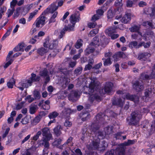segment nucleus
<instances>
[{"label":"nucleus","instance_id":"16","mask_svg":"<svg viewBox=\"0 0 155 155\" xmlns=\"http://www.w3.org/2000/svg\"><path fill=\"white\" fill-rule=\"evenodd\" d=\"M101 97L97 94L90 95L89 97V100L91 103H92L95 100L97 101L100 100Z\"/></svg>","mask_w":155,"mask_h":155},{"label":"nucleus","instance_id":"4","mask_svg":"<svg viewBox=\"0 0 155 155\" xmlns=\"http://www.w3.org/2000/svg\"><path fill=\"white\" fill-rule=\"evenodd\" d=\"M133 88L137 92H140L143 91L144 89V86L143 84L139 81H137L133 83Z\"/></svg>","mask_w":155,"mask_h":155},{"label":"nucleus","instance_id":"36","mask_svg":"<svg viewBox=\"0 0 155 155\" xmlns=\"http://www.w3.org/2000/svg\"><path fill=\"white\" fill-rule=\"evenodd\" d=\"M136 141V140H128L127 142H124L122 143V144L124 145L125 147L126 146H127L130 145L131 144H134Z\"/></svg>","mask_w":155,"mask_h":155},{"label":"nucleus","instance_id":"47","mask_svg":"<svg viewBox=\"0 0 155 155\" xmlns=\"http://www.w3.org/2000/svg\"><path fill=\"white\" fill-rule=\"evenodd\" d=\"M82 71V67H78L74 71V73L76 75H78L81 74Z\"/></svg>","mask_w":155,"mask_h":155},{"label":"nucleus","instance_id":"51","mask_svg":"<svg viewBox=\"0 0 155 155\" xmlns=\"http://www.w3.org/2000/svg\"><path fill=\"white\" fill-rule=\"evenodd\" d=\"M130 30L132 32H138L139 28V27L137 25H135L133 27L130 28Z\"/></svg>","mask_w":155,"mask_h":155},{"label":"nucleus","instance_id":"42","mask_svg":"<svg viewBox=\"0 0 155 155\" xmlns=\"http://www.w3.org/2000/svg\"><path fill=\"white\" fill-rule=\"evenodd\" d=\"M94 133L96 134V136L100 140L103 139L104 137L103 133L101 131H98L97 132H96Z\"/></svg>","mask_w":155,"mask_h":155},{"label":"nucleus","instance_id":"37","mask_svg":"<svg viewBox=\"0 0 155 155\" xmlns=\"http://www.w3.org/2000/svg\"><path fill=\"white\" fill-rule=\"evenodd\" d=\"M38 51L39 54L42 55L47 52L48 51V49L47 48L46 49L42 47L38 49Z\"/></svg>","mask_w":155,"mask_h":155},{"label":"nucleus","instance_id":"3","mask_svg":"<svg viewBox=\"0 0 155 155\" xmlns=\"http://www.w3.org/2000/svg\"><path fill=\"white\" fill-rule=\"evenodd\" d=\"M58 8L57 6V1L53 3L42 13V14H47L49 13H54Z\"/></svg>","mask_w":155,"mask_h":155},{"label":"nucleus","instance_id":"21","mask_svg":"<svg viewBox=\"0 0 155 155\" xmlns=\"http://www.w3.org/2000/svg\"><path fill=\"white\" fill-rule=\"evenodd\" d=\"M113 84L111 82L107 83L104 87V90L106 93H109L112 90Z\"/></svg>","mask_w":155,"mask_h":155},{"label":"nucleus","instance_id":"44","mask_svg":"<svg viewBox=\"0 0 155 155\" xmlns=\"http://www.w3.org/2000/svg\"><path fill=\"white\" fill-rule=\"evenodd\" d=\"M15 10V9L14 8V7H11V9H8L6 13V14L8 15V17H9L11 16L13 14Z\"/></svg>","mask_w":155,"mask_h":155},{"label":"nucleus","instance_id":"41","mask_svg":"<svg viewBox=\"0 0 155 155\" xmlns=\"http://www.w3.org/2000/svg\"><path fill=\"white\" fill-rule=\"evenodd\" d=\"M38 12V10H35L33 12L31 13L30 14V15L28 18V21H30L37 14Z\"/></svg>","mask_w":155,"mask_h":155},{"label":"nucleus","instance_id":"8","mask_svg":"<svg viewBox=\"0 0 155 155\" xmlns=\"http://www.w3.org/2000/svg\"><path fill=\"white\" fill-rule=\"evenodd\" d=\"M42 135L45 138L50 140L52 137V135L50 132V129L48 127H44L41 129Z\"/></svg>","mask_w":155,"mask_h":155},{"label":"nucleus","instance_id":"2","mask_svg":"<svg viewBox=\"0 0 155 155\" xmlns=\"http://www.w3.org/2000/svg\"><path fill=\"white\" fill-rule=\"evenodd\" d=\"M99 84V82L97 81L96 78H94L91 80L89 85V87H87L85 89L88 90V91H84V92L86 94H90V93H92L94 92V88L95 86H97Z\"/></svg>","mask_w":155,"mask_h":155},{"label":"nucleus","instance_id":"54","mask_svg":"<svg viewBox=\"0 0 155 155\" xmlns=\"http://www.w3.org/2000/svg\"><path fill=\"white\" fill-rule=\"evenodd\" d=\"M140 78L142 79H150V75H148L145 74V73H143L141 74Z\"/></svg>","mask_w":155,"mask_h":155},{"label":"nucleus","instance_id":"61","mask_svg":"<svg viewBox=\"0 0 155 155\" xmlns=\"http://www.w3.org/2000/svg\"><path fill=\"white\" fill-rule=\"evenodd\" d=\"M13 60L10 59L8 62L6 63L5 64L4 67L5 68H7L9 65H10L12 63Z\"/></svg>","mask_w":155,"mask_h":155},{"label":"nucleus","instance_id":"43","mask_svg":"<svg viewBox=\"0 0 155 155\" xmlns=\"http://www.w3.org/2000/svg\"><path fill=\"white\" fill-rule=\"evenodd\" d=\"M151 94V92L150 89H147L145 91L144 96V97H145V98L150 97V95Z\"/></svg>","mask_w":155,"mask_h":155},{"label":"nucleus","instance_id":"24","mask_svg":"<svg viewBox=\"0 0 155 155\" xmlns=\"http://www.w3.org/2000/svg\"><path fill=\"white\" fill-rule=\"evenodd\" d=\"M103 61V64L104 66H106L111 65L112 63V61L111 58H103L102 59Z\"/></svg>","mask_w":155,"mask_h":155},{"label":"nucleus","instance_id":"15","mask_svg":"<svg viewBox=\"0 0 155 155\" xmlns=\"http://www.w3.org/2000/svg\"><path fill=\"white\" fill-rule=\"evenodd\" d=\"M126 98L127 99L130 100L131 101L136 102L138 101L139 97L135 95H130L127 94L126 95Z\"/></svg>","mask_w":155,"mask_h":155},{"label":"nucleus","instance_id":"17","mask_svg":"<svg viewBox=\"0 0 155 155\" xmlns=\"http://www.w3.org/2000/svg\"><path fill=\"white\" fill-rule=\"evenodd\" d=\"M79 18L76 14H74L71 15L70 20L71 22L73 25L75 24L76 23L79 21Z\"/></svg>","mask_w":155,"mask_h":155},{"label":"nucleus","instance_id":"53","mask_svg":"<svg viewBox=\"0 0 155 155\" xmlns=\"http://www.w3.org/2000/svg\"><path fill=\"white\" fill-rule=\"evenodd\" d=\"M114 5L116 6L122 7L123 6L122 0H117L115 2Z\"/></svg>","mask_w":155,"mask_h":155},{"label":"nucleus","instance_id":"29","mask_svg":"<svg viewBox=\"0 0 155 155\" xmlns=\"http://www.w3.org/2000/svg\"><path fill=\"white\" fill-rule=\"evenodd\" d=\"M116 28L115 26L111 27L106 29L105 32L108 34H112L116 32Z\"/></svg>","mask_w":155,"mask_h":155},{"label":"nucleus","instance_id":"39","mask_svg":"<svg viewBox=\"0 0 155 155\" xmlns=\"http://www.w3.org/2000/svg\"><path fill=\"white\" fill-rule=\"evenodd\" d=\"M29 79L25 80V81H24L23 82L21 83V85L25 88H28L29 86H31L32 85H30V84L27 81Z\"/></svg>","mask_w":155,"mask_h":155},{"label":"nucleus","instance_id":"33","mask_svg":"<svg viewBox=\"0 0 155 155\" xmlns=\"http://www.w3.org/2000/svg\"><path fill=\"white\" fill-rule=\"evenodd\" d=\"M42 142L41 144L43 145H44L45 147V148H48L49 146V144L48 141L50 140H48V139L45 138L44 137L42 138Z\"/></svg>","mask_w":155,"mask_h":155},{"label":"nucleus","instance_id":"23","mask_svg":"<svg viewBox=\"0 0 155 155\" xmlns=\"http://www.w3.org/2000/svg\"><path fill=\"white\" fill-rule=\"evenodd\" d=\"M99 143L95 141H93L89 145V149H91L96 150L99 148Z\"/></svg>","mask_w":155,"mask_h":155},{"label":"nucleus","instance_id":"20","mask_svg":"<svg viewBox=\"0 0 155 155\" xmlns=\"http://www.w3.org/2000/svg\"><path fill=\"white\" fill-rule=\"evenodd\" d=\"M62 130V127L61 126V125H58L54 129V132L55 135L58 137L62 134L61 131Z\"/></svg>","mask_w":155,"mask_h":155},{"label":"nucleus","instance_id":"9","mask_svg":"<svg viewBox=\"0 0 155 155\" xmlns=\"http://www.w3.org/2000/svg\"><path fill=\"white\" fill-rule=\"evenodd\" d=\"M125 147L122 143L116 149V154L117 155H125Z\"/></svg>","mask_w":155,"mask_h":155},{"label":"nucleus","instance_id":"10","mask_svg":"<svg viewBox=\"0 0 155 155\" xmlns=\"http://www.w3.org/2000/svg\"><path fill=\"white\" fill-rule=\"evenodd\" d=\"M79 96V91H73L70 94L68 98L70 100L74 101L77 100V97Z\"/></svg>","mask_w":155,"mask_h":155},{"label":"nucleus","instance_id":"31","mask_svg":"<svg viewBox=\"0 0 155 155\" xmlns=\"http://www.w3.org/2000/svg\"><path fill=\"white\" fill-rule=\"evenodd\" d=\"M99 29L97 28L92 30L89 33L88 35L89 37H92L95 36L98 32Z\"/></svg>","mask_w":155,"mask_h":155},{"label":"nucleus","instance_id":"6","mask_svg":"<svg viewBox=\"0 0 155 155\" xmlns=\"http://www.w3.org/2000/svg\"><path fill=\"white\" fill-rule=\"evenodd\" d=\"M39 74L45 79L44 83L45 84H47L50 81V77L48 71L46 68H45L42 70L41 71Z\"/></svg>","mask_w":155,"mask_h":155},{"label":"nucleus","instance_id":"55","mask_svg":"<svg viewBox=\"0 0 155 155\" xmlns=\"http://www.w3.org/2000/svg\"><path fill=\"white\" fill-rule=\"evenodd\" d=\"M113 11L111 10H109L107 12V17L108 19L112 18L114 17Z\"/></svg>","mask_w":155,"mask_h":155},{"label":"nucleus","instance_id":"63","mask_svg":"<svg viewBox=\"0 0 155 155\" xmlns=\"http://www.w3.org/2000/svg\"><path fill=\"white\" fill-rule=\"evenodd\" d=\"M114 150L113 149L111 150L110 151H107L106 153L104 155H114Z\"/></svg>","mask_w":155,"mask_h":155},{"label":"nucleus","instance_id":"62","mask_svg":"<svg viewBox=\"0 0 155 155\" xmlns=\"http://www.w3.org/2000/svg\"><path fill=\"white\" fill-rule=\"evenodd\" d=\"M100 18V16L98 14H95L91 18V21H95L97 20L98 19Z\"/></svg>","mask_w":155,"mask_h":155},{"label":"nucleus","instance_id":"50","mask_svg":"<svg viewBox=\"0 0 155 155\" xmlns=\"http://www.w3.org/2000/svg\"><path fill=\"white\" fill-rule=\"evenodd\" d=\"M41 117L38 116L36 117L33 119V123L35 125H36L41 120Z\"/></svg>","mask_w":155,"mask_h":155},{"label":"nucleus","instance_id":"11","mask_svg":"<svg viewBox=\"0 0 155 155\" xmlns=\"http://www.w3.org/2000/svg\"><path fill=\"white\" fill-rule=\"evenodd\" d=\"M71 112V110L70 109L65 108L62 111L61 115L63 118H67L69 117Z\"/></svg>","mask_w":155,"mask_h":155},{"label":"nucleus","instance_id":"52","mask_svg":"<svg viewBox=\"0 0 155 155\" xmlns=\"http://www.w3.org/2000/svg\"><path fill=\"white\" fill-rule=\"evenodd\" d=\"M70 81V79L67 77H64L63 80V83L66 86Z\"/></svg>","mask_w":155,"mask_h":155},{"label":"nucleus","instance_id":"59","mask_svg":"<svg viewBox=\"0 0 155 155\" xmlns=\"http://www.w3.org/2000/svg\"><path fill=\"white\" fill-rule=\"evenodd\" d=\"M103 114L102 113H100L97 114L96 116V119L97 120V122L99 121V120H101V119H102V116L103 115Z\"/></svg>","mask_w":155,"mask_h":155},{"label":"nucleus","instance_id":"60","mask_svg":"<svg viewBox=\"0 0 155 155\" xmlns=\"http://www.w3.org/2000/svg\"><path fill=\"white\" fill-rule=\"evenodd\" d=\"M72 124L71 122L68 121V120H66L64 123V125L66 127H70L72 126Z\"/></svg>","mask_w":155,"mask_h":155},{"label":"nucleus","instance_id":"12","mask_svg":"<svg viewBox=\"0 0 155 155\" xmlns=\"http://www.w3.org/2000/svg\"><path fill=\"white\" fill-rule=\"evenodd\" d=\"M151 56V54L147 52L140 53L138 55V59L139 60L145 61Z\"/></svg>","mask_w":155,"mask_h":155},{"label":"nucleus","instance_id":"18","mask_svg":"<svg viewBox=\"0 0 155 155\" xmlns=\"http://www.w3.org/2000/svg\"><path fill=\"white\" fill-rule=\"evenodd\" d=\"M34 148H30L26 149L25 152L21 151L22 155H34L35 152Z\"/></svg>","mask_w":155,"mask_h":155},{"label":"nucleus","instance_id":"30","mask_svg":"<svg viewBox=\"0 0 155 155\" xmlns=\"http://www.w3.org/2000/svg\"><path fill=\"white\" fill-rule=\"evenodd\" d=\"M59 115V114L56 111H54L50 113L48 115L49 118L50 119H54L57 117Z\"/></svg>","mask_w":155,"mask_h":155},{"label":"nucleus","instance_id":"49","mask_svg":"<svg viewBox=\"0 0 155 155\" xmlns=\"http://www.w3.org/2000/svg\"><path fill=\"white\" fill-rule=\"evenodd\" d=\"M67 31L65 28L64 27L60 32V35L58 36V38L60 39H61L63 38V36L64 35L66 31Z\"/></svg>","mask_w":155,"mask_h":155},{"label":"nucleus","instance_id":"19","mask_svg":"<svg viewBox=\"0 0 155 155\" xmlns=\"http://www.w3.org/2000/svg\"><path fill=\"white\" fill-rule=\"evenodd\" d=\"M99 123V121H96L91 124L90 129L92 131L95 133L98 130L100 127Z\"/></svg>","mask_w":155,"mask_h":155},{"label":"nucleus","instance_id":"48","mask_svg":"<svg viewBox=\"0 0 155 155\" xmlns=\"http://www.w3.org/2000/svg\"><path fill=\"white\" fill-rule=\"evenodd\" d=\"M41 134V131H38L36 134L32 138V139L34 141H36Z\"/></svg>","mask_w":155,"mask_h":155},{"label":"nucleus","instance_id":"32","mask_svg":"<svg viewBox=\"0 0 155 155\" xmlns=\"http://www.w3.org/2000/svg\"><path fill=\"white\" fill-rule=\"evenodd\" d=\"M58 41L57 40H54L53 43L50 45L49 48L50 49H54L56 48L58 46Z\"/></svg>","mask_w":155,"mask_h":155},{"label":"nucleus","instance_id":"22","mask_svg":"<svg viewBox=\"0 0 155 155\" xmlns=\"http://www.w3.org/2000/svg\"><path fill=\"white\" fill-rule=\"evenodd\" d=\"M99 41L98 37L97 36L94 37L92 40V42L90 43V45L91 46L96 47L99 46Z\"/></svg>","mask_w":155,"mask_h":155},{"label":"nucleus","instance_id":"57","mask_svg":"<svg viewBox=\"0 0 155 155\" xmlns=\"http://www.w3.org/2000/svg\"><path fill=\"white\" fill-rule=\"evenodd\" d=\"M123 132H120L117 133L115 134V136L116 138L117 139H121L122 138L121 135Z\"/></svg>","mask_w":155,"mask_h":155},{"label":"nucleus","instance_id":"46","mask_svg":"<svg viewBox=\"0 0 155 155\" xmlns=\"http://www.w3.org/2000/svg\"><path fill=\"white\" fill-rule=\"evenodd\" d=\"M33 95L35 99H39L41 97V95L40 92L37 91H34Z\"/></svg>","mask_w":155,"mask_h":155},{"label":"nucleus","instance_id":"56","mask_svg":"<svg viewBox=\"0 0 155 155\" xmlns=\"http://www.w3.org/2000/svg\"><path fill=\"white\" fill-rule=\"evenodd\" d=\"M57 53V51L55 49L54 50H52L51 53L49 54L48 57H54L56 55Z\"/></svg>","mask_w":155,"mask_h":155},{"label":"nucleus","instance_id":"14","mask_svg":"<svg viewBox=\"0 0 155 155\" xmlns=\"http://www.w3.org/2000/svg\"><path fill=\"white\" fill-rule=\"evenodd\" d=\"M40 77L39 76H36V74L34 73H32L30 79H29L27 81L30 84L32 85L33 81H40Z\"/></svg>","mask_w":155,"mask_h":155},{"label":"nucleus","instance_id":"45","mask_svg":"<svg viewBox=\"0 0 155 155\" xmlns=\"http://www.w3.org/2000/svg\"><path fill=\"white\" fill-rule=\"evenodd\" d=\"M74 27V25L72 24V25H68V26H65L64 27L67 31H73Z\"/></svg>","mask_w":155,"mask_h":155},{"label":"nucleus","instance_id":"34","mask_svg":"<svg viewBox=\"0 0 155 155\" xmlns=\"http://www.w3.org/2000/svg\"><path fill=\"white\" fill-rule=\"evenodd\" d=\"M82 44L83 40L81 39H79L77 41L75 47L77 49H78L82 46Z\"/></svg>","mask_w":155,"mask_h":155},{"label":"nucleus","instance_id":"64","mask_svg":"<svg viewBox=\"0 0 155 155\" xmlns=\"http://www.w3.org/2000/svg\"><path fill=\"white\" fill-rule=\"evenodd\" d=\"M155 79V71L152 69L150 75V79Z\"/></svg>","mask_w":155,"mask_h":155},{"label":"nucleus","instance_id":"7","mask_svg":"<svg viewBox=\"0 0 155 155\" xmlns=\"http://www.w3.org/2000/svg\"><path fill=\"white\" fill-rule=\"evenodd\" d=\"M142 127L145 128L144 130L147 131V134L150 136L154 133L155 131V128L154 127L152 126L151 124H150L148 123L146 124L143 125Z\"/></svg>","mask_w":155,"mask_h":155},{"label":"nucleus","instance_id":"35","mask_svg":"<svg viewBox=\"0 0 155 155\" xmlns=\"http://www.w3.org/2000/svg\"><path fill=\"white\" fill-rule=\"evenodd\" d=\"M38 107L37 105L31 106L30 107L29 112L31 114H35L36 111Z\"/></svg>","mask_w":155,"mask_h":155},{"label":"nucleus","instance_id":"40","mask_svg":"<svg viewBox=\"0 0 155 155\" xmlns=\"http://www.w3.org/2000/svg\"><path fill=\"white\" fill-rule=\"evenodd\" d=\"M150 44L151 43L150 42H148L146 43L144 42H143L139 44L138 48H139L142 46H143L145 48H148L150 47Z\"/></svg>","mask_w":155,"mask_h":155},{"label":"nucleus","instance_id":"25","mask_svg":"<svg viewBox=\"0 0 155 155\" xmlns=\"http://www.w3.org/2000/svg\"><path fill=\"white\" fill-rule=\"evenodd\" d=\"M50 101L49 100L45 101L44 104H43L41 106V108L45 110H48L50 108Z\"/></svg>","mask_w":155,"mask_h":155},{"label":"nucleus","instance_id":"5","mask_svg":"<svg viewBox=\"0 0 155 155\" xmlns=\"http://www.w3.org/2000/svg\"><path fill=\"white\" fill-rule=\"evenodd\" d=\"M45 14H43L42 13L41 15L36 19L35 22L36 27H40V25H41V27H42L45 24L46 17L44 15Z\"/></svg>","mask_w":155,"mask_h":155},{"label":"nucleus","instance_id":"28","mask_svg":"<svg viewBox=\"0 0 155 155\" xmlns=\"http://www.w3.org/2000/svg\"><path fill=\"white\" fill-rule=\"evenodd\" d=\"M59 71L64 75L65 76V77H68L70 76V71L68 70L67 69L60 68L59 69Z\"/></svg>","mask_w":155,"mask_h":155},{"label":"nucleus","instance_id":"38","mask_svg":"<svg viewBox=\"0 0 155 155\" xmlns=\"http://www.w3.org/2000/svg\"><path fill=\"white\" fill-rule=\"evenodd\" d=\"M137 42V41H133L130 42L129 44V47L131 48H139Z\"/></svg>","mask_w":155,"mask_h":155},{"label":"nucleus","instance_id":"58","mask_svg":"<svg viewBox=\"0 0 155 155\" xmlns=\"http://www.w3.org/2000/svg\"><path fill=\"white\" fill-rule=\"evenodd\" d=\"M73 138L72 137H70L67 140L66 142L64 144V145L68 144L69 143H72V140Z\"/></svg>","mask_w":155,"mask_h":155},{"label":"nucleus","instance_id":"1","mask_svg":"<svg viewBox=\"0 0 155 155\" xmlns=\"http://www.w3.org/2000/svg\"><path fill=\"white\" fill-rule=\"evenodd\" d=\"M142 117V114L139 110H136L132 112L130 114L129 120L127 119L128 124L130 125L135 126L137 125Z\"/></svg>","mask_w":155,"mask_h":155},{"label":"nucleus","instance_id":"13","mask_svg":"<svg viewBox=\"0 0 155 155\" xmlns=\"http://www.w3.org/2000/svg\"><path fill=\"white\" fill-rule=\"evenodd\" d=\"M131 14L130 13H126L125 15L120 20L121 22L124 24L127 23L131 20Z\"/></svg>","mask_w":155,"mask_h":155},{"label":"nucleus","instance_id":"26","mask_svg":"<svg viewBox=\"0 0 155 155\" xmlns=\"http://www.w3.org/2000/svg\"><path fill=\"white\" fill-rule=\"evenodd\" d=\"M24 47V43H22L20 44L15 47L14 49V51H23L24 48H23Z\"/></svg>","mask_w":155,"mask_h":155},{"label":"nucleus","instance_id":"27","mask_svg":"<svg viewBox=\"0 0 155 155\" xmlns=\"http://www.w3.org/2000/svg\"><path fill=\"white\" fill-rule=\"evenodd\" d=\"M113 127L112 126H108L106 127L104 129L106 134L109 135L112 134L113 132Z\"/></svg>","mask_w":155,"mask_h":155}]
</instances>
